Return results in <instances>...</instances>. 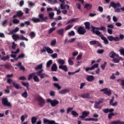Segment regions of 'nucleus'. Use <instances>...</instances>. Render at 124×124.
Returning a JSON list of instances; mask_svg holds the SVG:
<instances>
[{"mask_svg": "<svg viewBox=\"0 0 124 124\" xmlns=\"http://www.w3.org/2000/svg\"><path fill=\"white\" fill-rule=\"evenodd\" d=\"M65 0H59V1L62 2V3L60 4V7L61 9H63L62 11V14H64V15H65V14H67V10L69 9V5H65V2L64 1Z\"/></svg>", "mask_w": 124, "mask_h": 124, "instance_id": "1", "label": "nucleus"}, {"mask_svg": "<svg viewBox=\"0 0 124 124\" xmlns=\"http://www.w3.org/2000/svg\"><path fill=\"white\" fill-rule=\"evenodd\" d=\"M104 113L105 114H107V113H109L108 115V118L109 120H111L112 119V117L113 116H115V113H113L115 109L114 108H105L103 110Z\"/></svg>", "mask_w": 124, "mask_h": 124, "instance_id": "2", "label": "nucleus"}, {"mask_svg": "<svg viewBox=\"0 0 124 124\" xmlns=\"http://www.w3.org/2000/svg\"><path fill=\"white\" fill-rule=\"evenodd\" d=\"M46 101L47 102H48V103L50 104V105L52 106V107H56V106H57V105L60 103V102H59V101L56 99L53 100L51 99H47Z\"/></svg>", "mask_w": 124, "mask_h": 124, "instance_id": "3", "label": "nucleus"}, {"mask_svg": "<svg viewBox=\"0 0 124 124\" xmlns=\"http://www.w3.org/2000/svg\"><path fill=\"white\" fill-rule=\"evenodd\" d=\"M43 69H41L40 71H38L36 74L38 76L40 77L41 79H44V78H49V75L46 73H42L43 72Z\"/></svg>", "mask_w": 124, "mask_h": 124, "instance_id": "4", "label": "nucleus"}, {"mask_svg": "<svg viewBox=\"0 0 124 124\" xmlns=\"http://www.w3.org/2000/svg\"><path fill=\"white\" fill-rule=\"evenodd\" d=\"M32 77L34 82H39V81H40L37 75H35V73H32L31 74L28 76V80H31Z\"/></svg>", "mask_w": 124, "mask_h": 124, "instance_id": "5", "label": "nucleus"}, {"mask_svg": "<svg viewBox=\"0 0 124 124\" xmlns=\"http://www.w3.org/2000/svg\"><path fill=\"white\" fill-rule=\"evenodd\" d=\"M2 104L4 106H7V107H12V104L8 102V99L7 98H3L2 100Z\"/></svg>", "mask_w": 124, "mask_h": 124, "instance_id": "6", "label": "nucleus"}, {"mask_svg": "<svg viewBox=\"0 0 124 124\" xmlns=\"http://www.w3.org/2000/svg\"><path fill=\"white\" fill-rule=\"evenodd\" d=\"M36 100L38 102V105L40 107H42L44 106V104H45V101L44 100V99L42 98V97L39 96L37 98Z\"/></svg>", "mask_w": 124, "mask_h": 124, "instance_id": "7", "label": "nucleus"}, {"mask_svg": "<svg viewBox=\"0 0 124 124\" xmlns=\"http://www.w3.org/2000/svg\"><path fill=\"white\" fill-rule=\"evenodd\" d=\"M107 28L108 33L112 34L113 33V30L112 29H114V25L112 24H108Z\"/></svg>", "mask_w": 124, "mask_h": 124, "instance_id": "8", "label": "nucleus"}, {"mask_svg": "<svg viewBox=\"0 0 124 124\" xmlns=\"http://www.w3.org/2000/svg\"><path fill=\"white\" fill-rule=\"evenodd\" d=\"M107 38L109 41H120V38L117 36L114 37L113 36H108Z\"/></svg>", "mask_w": 124, "mask_h": 124, "instance_id": "9", "label": "nucleus"}, {"mask_svg": "<svg viewBox=\"0 0 124 124\" xmlns=\"http://www.w3.org/2000/svg\"><path fill=\"white\" fill-rule=\"evenodd\" d=\"M69 92H70V90H69V89L68 88L62 89L61 90H60L58 92V94H61V95L66 94V93H68Z\"/></svg>", "mask_w": 124, "mask_h": 124, "instance_id": "10", "label": "nucleus"}, {"mask_svg": "<svg viewBox=\"0 0 124 124\" xmlns=\"http://www.w3.org/2000/svg\"><path fill=\"white\" fill-rule=\"evenodd\" d=\"M20 52V49L17 48L16 51H13V50L11 51V55L10 57L11 58H13L14 59H15L17 55L16 54H18Z\"/></svg>", "mask_w": 124, "mask_h": 124, "instance_id": "11", "label": "nucleus"}, {"mask_svg": "<svg viewBox=\"0 0 124 124\" xmlns=\"http://www.w3.org/2000/svg\"><path fill=\"white\" fill-rule=\"evenodd\" d=\"M89 115H90V111H84L82 112V115L79 116V118H80V119H85V118H87Z\"/></svg>", "mask_w": 124, "mask_h": 124, "instance_id": "12", "label": "nucleus"}, {"mask_svg": "<svg viewBox=\"0 0 124 124\" xmlns=\"http://www.w3.org/2000/svg\"><path fill=\"white\" fill-rule=\"evenodd\" d=\"M92 29L91 30V31H92V32H93V33H95V34H96V35H99L100 37H101V35H102V34H101V32H100V31H94V30H96V28L93 26L92 27Z\"/></svg>", "mask_w": 124, "mask_h": 124, "instance_id": "13", "label": "nucleus"}, {"mask_svg": "<svg viewBox=\"0 0 124 124\" xmlns=\"http://www.w3.org/2000/svg\"><path fill=\"white\" fill-rule=\"evenodd\" d=\"M100 92H104L105 94H107V95H111V93L112 92L111 90H108V88H104L103 89L100 90Z\"/></svg>", "mask_w": 124, "mask_h": 124, "instance_id": "14", "label": "nucleus"}, {"mask_svg": "<svg viewBox=\"0 0 124 124\" xmlns=\"http://www.w3.org/2000/svg\"><path fill=\"white\" fill-rule=\"evenodd\" d=\"M102 102H103V99H101L98 102H95L94 108H95V109H100L99 104H101Z\"/></svg>", "mask_w": 124, "mask_h": 124, "instance_id": "15", "label": "nucleus"}, {"mask_svg": "<svg viewBox=\"0 0 124 124\" xmlns=\"http://www.w3.org/2000/svg\"><path fill=\"white\" fill-rule=\"evenodd\" d=\"M79 34H85L86 33V29L83 27H80L78 30Z\"/></svg>", "mask_w": 124, "mask_h": 124, "instance_id": "16", "label": "nucleus"}, {"mask_svg": "<svg viewBox=\"0 0 124 124\" xmlns=\"http://www.w3.org/2000/svg\"><path fill=\"white\" fill-rule=\"evenodd\" d=\"M110 6H111V7H113V8H116V7H121V4L120 2H118L117 3H116L114 2H111L110 3Z\"/></svg>", "mask_w": 124, "mask_h": 124, "instance_id": "17", "label": "nucleus"}, {"mask_svg": "<svg viewBox=\"0 0 124 124\" xmlns=\"http://www.w3.org/2000/svg\"><path fill=\"white\" fill-rule=\"evenodd\" d=\"M59 68L65 72H67L68 70L67 66H66V65H60L59 66Z\"/></svg>", "mask_w": 124, "mask_h": 124, "instance_id": "18", "label": "nucleus"}, {"mask_svg": "<svg viewBox=\"0 0 124 124\" xmlns=\"http://www.w3.org/2000/svg\"><path fill=\"white\" fill-rule=\"evenodd\" d=\"M13 85L14 86V88L16 90H21L22 89V87L20 86V84H18L16 82H12Z\"/></svg>", "mask_w": 124, "mask_h": 124, "instance_id": "19", "label": "nucleus"}, {"mask_svg": "<svg viewBox=\"0 0 124 124\" xmlns=\"http://www.w3.org/2000/svg\"><path fill=\"white\" fill-rule=\"evenodd\" d=\"M101 39L102 40H103L104 43L106 45L109 44V41H108V39H107L106 37L103 36V35H101Z\"/></svg>", "mask_w": 124, "mask_h": 124, "instance_id": "20", "label": "nucleus"}, {"mask_svg": "<svg viewBox=\"0 0 124 124\" xmlns=\"http://www.w3.org/2000/svg\"><path fill=\"white\" fill-rule=\"evenodd\" d=\"M109 56L111 59H114L115 57H119V54H116L114 51H111L109 54Z\"/></svg>", "mask_w": 124, "mask_h": 124, "instance_id": "21", "label": "nucleus"}, {"mask_svg": "<svg viewBox=\"0 0 124 124\" xmlns=\"http://www.w3.org/2000/svg\"><path fill=\"white\" fill-rule=\"evenodd\" d=\"M57 62L60 64V65H63L65 64V60L61 59H58L57 60Z\"/></svg>", "mask_w": 124, "mask_h": 124, "instance_id": "22", "label": "nucleus"}, {"mask_svg": "<svg viewBox=\"0 0 124 124\" xmlns=\"http://www.w3.org/2000/svg\"><path fill=\"white\" fill-rule=\"evenodd\" d=\"M86 80L88 82H93L94 80V77L93 76L87 75Z\"/></svg>", "mask_w": 124, "mask_h": 124, "instance_id": "23", "label": "nucleus"}, {"mask_svg": "<svg viewBox=\"0 0 124 124\" xmlns=\"http://www.w3.org/2000/svg\"><path fill=\"white\" fill-rule=\"evenodd\" d=\"M57 70H58V66H57V64L53 63L51 66V71L56 72Z\"/></svg>", "mask_w": 124, "mask_h": 124, "instance_id": "24", "label": "nucleus"}, {"mask_svg": "<svg viewBox=\"0 0 124 124\" xmlns=\"http://www.w3.org/2000/svg\"><path fill=\"white\" fill-rule=\"evenodd\" d=\"M121 59H122V57H120V56L118 55V57H116L115 58L113 59V62L115 63H119V62H120V60H121Z\"/></svg>", "mask_w": 124, "mask_h": 124, "instance_id": "25", "label": "nucleus"}, {"mask_svg": "<svg viewBox=\"0 0 124 124\" xmlns=\"http://www.w3.org/2000/svg\"><path fill=\"white\" fill-rule=\"evenodd\" d=\"M80 97H82V98H88V99L91 98V97H90L89 93L82 94L80 95Z\"/></svg>", "mask_w": 124, "mask_h": 124, "instance_id": "26", "label": "nucleus"}, {"mask_svg": "<svg viewBox=\"0 0 124 124\" xmlns=\"http://www.w3.org/2000/svg\"><path fill=\"white\" fill-rule=\"evenodd\" d=\"M39 19H41L42 21H44L45 20H47L48 19V17H47V16L44 17V15L42 14H40L39 15Z\"/></svg>", "mask_w": 124, "mask_h": 124, "instance_id": "27", "label": "nucleus"}, {"mask_svg": "<svg viewBox=\"0 0 124 124\" xmlns=\"http://www.w3.org/2000/svg\"><path fill=\"white\" fill-rule=\"evenodd\" d=\"M12 36L15 41H17V39H20V37L17 34H13Z\"/></svg>", "mask_w": 124, "mask_h": 124, "instance_id": "28", "label": "nucleus"}, {"mask_svg": "<svg viewBox=\"0 0 124 124\" xmlns=\"http://www.w3.org/2000/svg\"><path fill=\"white\" fill-rule=\"evenodd\" d=\"M48 3L50 4H55V3H58V1L57 0H45Z\"/></svg>", "mask_w": 124, "mask_h": 124, "instance_id": "29", "label": "nucleus"}, {"mask_svg": "<svg viewBox=\"0 0 124 124\" xmlns=\"http://www.w3.org/2000/svg\"><path fill=\"white\" fill-rule=\"evenodd\" d=\"M73 60H74V58L73 57H70L69 58L68 60V62L69 65H73Z\"/></svg>", "mask_w": 124, "mask_h": 124, "instance_id": "30", "label": "nucleus"}, {"mask_svg": "<svg viewBox=\"0 0 124 124\" xmlns=\"http://www.w3.org/2000/svg\"><path fill=\"white\" fill-rule=\"evenodd\" d=\"M46 50L48 54H53L54 53V51L50 47H46Z\"/></svg>", "mask_w": 124, "mask_h": 124, "instance_id": "31", "label": "nucleus"}, {"mask_svg": "<svg viewBox=\"0 0 124 124\" xmlns=\"http://www.w3.org/2000/svg\"><path fill=\"white\" fill-rule=\"evenodd\" d=\"M52 63H53V61L52 60H50L46 62V67H47V68L50 67Z\"/></svg>", "mask_w": 124, "mask_h": 124, "instance_id": "32", "label": "nucleus"}, {"mask_svg": "<svg viewBox=\"0 0 124 124\" xmlns=\"http://www.w3.org/2000/svg\"><path fill=\"white\" fill-rule=\"evenodd\" d=\"M98 67V63L94 64L91 67H88L89 70H93L94 68H97Z\"/></svg>", "mask_w": 124, "mask_h": 124, "instance_id": "33", "label": "nucleus"}, {"mask_svg": "<svg viewBox=\"0 0 124 124\" xmlns=\"http://www.w3.org/2000/svg\"><path fill=\"white\" fill-rule=\"evenodd\" d=\"M31 21L34 23H38L40 22V18H37L36 17H32L31 19Z\"/></svg>", "mask_w": 124, "mask_h": 124, "instance_id": "34", "label": "nucleus"}, {"mask_svg": "<svg viewBox=\"0 0 124 124\" xmlns=\"http://www.w3.org/2000/svg\"><path fill=\"white\" fill-rule=\"evenodd\" d=\"M77 20H78V18H76L70 19L67 22L66 24L68 25V24H70V23H73V22H76Z\"/></svg>", "mask_w": 124, "mask_h": 124, "instance_id": "35", "label": "nucleus"}, {"mask_svg": "<svg viewBox=\"0 0 124 124\" xmlns=\"http://www.w3.org/2000/svg\"><path fill=\"white\" fill-rule=\"evenodd\" d=\"M26 118H28V115L27 114H24L21 116L20 118L21 121V124H23V123H24V122L25 121V119H26Z\"/></svg>", "mask_w": 124, "mask_h": 124, "instance_id": "36", "label": "nucleus"}, {"mask_svg": "<svg viewBox=\"0 0 124 124\" xmlns=\"http://www.w3.org/2000/svg\"><path fill=\"white\" fill-rule=\"evenodd\" d=\"M42 67H43V63H41L40 64H39L38 65H37L35 68V70H38L39 69H42Z\"/></svg>", "mask_w": 124, "mask_h": 124, "instance_id": "37", "label": "nucleus"}, {"mask_svg": "<svg viewBox=\"0 0 124 124\" xmlns=\"http://www.w3.org/2000/svg\"><path fill=\"white\" fill-rule=\"evenodd\" d=\"M122 121L120 120L113 121L111 123H109L108 124H122Z\"/></svg>", "mask_w": 124, "mask_h": 124, "instance_id": "38", "label": "nucleus"}, {"mask_svg": "<svg viewBox=\"0 0 124 124\" xmlns=\"http://www.w3.org/2000/svg\"><path fill=\"white\" fill-rule=\"evenodd\" d=\"M92 7H93V5L91 4H86L85 5V8H86L87 10H90Z\"/></svg>", "mask_w": 124, "mask_h": 124, "instance_id": "39", "label": "nucleus"}, {"mask_svg": "<svg viewBox=\"0 0 124 124\" xmlns=\"http://www.w3.org/2000/svg\"><path fill=\"white\" fill-rule=\"evenodd\" d=\"M63 31H64L63 29H61L57 31V32L60 35H63Z\"/></svg>", "mask_w": 124, "mask_h": 124, "instance_id": "40", "label": "nucleus"}, {"mask_svg": "<svg viewBox=\"0 0 124 124\" xmlns=\"http://www.w3.org/2000/svg\"><path fill=\"white\" fill-rule=\"evenodd\" d=\"M31 124H35V123H36V121H37V118H36V117H33L31 118Z\"/></svg>", "mask_w": 124, "mask_h": 124, "instance_id": "41", "label": "nucleus"}, {"mask_svg": "<svg viewBox=\"0 0 124 124\" xmlns=\"http://www.w3.org/2000/svg\"><path fill=\"white\" fill-rule=\"evenodd\" d=\"M21 96L22 97H24V98H27L28 97V93L27 92V91H25L23 93L21 94Z\"/></svg>", "mask_w": 124, "mask_h": 124, "instance_id": "42", "label": "nucleus"}, {"mask_svg": "<svg viewBox=\"0 0 124 124\" xmlns=\"http://www.w3.org/2000/svg\"><path fill=\"white\" fill-rule=\"evenodd\" d=\"M71 114L74 117H78V116H79V113L74 110L72 111Z\"/></svg>", "mask_w": 124, "mask_h": 124, "instance_id": "43", "label": "nucleus"}, {"mask_svg": "<svg viewBox=\"0 0 124 124\" xmlns=\"http://www.w3.org/2000/svg\"><path fill=\"white\" fill-rule=\"evenodd\" d=\"M84 25L85 26L86 29L89 30L90 29V26H91V23L89 22H86L84 23Z\"/></svg>", "mask_w": 124, "mask_h": 124, "instance_id": "44", "label": "nucleus"}, {"mask_svg": "<svg viewBox=\"0 0 124 124\" xmlns=\"http://www.w3.org/2000/svg\"><path fill=\"white\" fill-rule=\"evenodd\" d=\"M54 87L55 88H57V89L59 90H61V89H62V86H60V85L59 84V83H54L53 84Z\"/></svg>", "mask_w": 124, "mask_h": 124, "instance_id": "45", "label": "nucleus"}, {"mask_svg": "<svg viewBox=\"0 0 124 124\" xmlns=\"http://www.w3.org/2000/svg\"><path fill=\"white\" fill-rule=\"evenodd\" d=\"M16 47H17V44L15 43V42H13L12 45V49L13 50H15Z\"/></svg>", "mask_w": 124, "mask_h": 124, "instance_id": "46", "label": "nucleus"}, {"mask_svg": "<svg viewBox=\"0 0 124 124\" xmlns=\"http://www.w3.org/2000/svg\"><path fill=\"white\" fill-rule=\"evenodd\" d=\"M82 57H83V53H80L77 57V61H80L82 59Z\"/></svg>", "mask_w": 124, "mask_h": 124, "instance_id": "47", "label": "nucleus"}, {"mask_svg": "<svg viewBox=\"0 0 124 124\" xmlns=\"http://www.w3.org/2000/svg\"><path fill=\"white\" fill-rule=\"evenodd\" d=\"M117 81V82H121L122 86H124V78H119Z\"/></svg>", "mask_w": 124, "mask_h": 124, "instance_id": "48", "label": "nucleus"}, {"mask_svg": "<svg viewBox=\"0 0 124 124\" xmlns=\"http://www.w3.org/2000/svg\"><path fill=\"white\" fill-rule=\"evenodd\" d=\"M96 43H97V41L96 40H93L89 42V44H90V45H95Z\"/></svg>", "mask_w": 124, "mask_h": 124, "instance_id": "49", "label": "nucleus"}, {"mask_svg": "<svg viewBox=\"0 0 124 124\" xmlns=\"http://www.w3.org/2000/svg\"><path fill=\"white\" fill-rule=\"evenodd\" d=\"M56 44H57V40L56 39L52 40L50 43L51 46H55Z\"/></svg>", "mask_w": 124, "mask_h": 124, "instance_id": "50", "label": "nucleus"}, {"mask_svg": "<svg viewBox=\"0 0 124 124\" xmlns=\"http://www.w3.org/2000/svg\"><path fill=\"white\" fill-rule=\"evenodd\" d=\"M13 24H19V23H20V20H19V19L15 18L13 20Z\"/></svg>", "mask_w": 124, "mask_h": 124, "instance_id": "51", "label": "nucleus"}, {"mask_svg": "<svg viewBox=\"0 0 124 124\" xmlns=\"http://www.w3.org/2000/svg\"><path fill=\"white\" fill-rule=\"evenodd\" d=\"M68 35L69 36H74V35H75V32H74L73 31H72L68 32Z\"/></svg>", "mask_w": 124, "mask_h": 124, "instance_id": "52", "label": "nucleus"}, {"mask_svg": "<svg viewBox=\"0 0 124 124\" xmlns=\"http://www.w3.org/2000/svg\"><path fill=\"white\" fill-rule=\"evenodd\" d=\"M20 37L19 39H21V40H25V41H28L29 39L28 38L25 37L23 35H20Z\"/></svg>", "mask_w": 124, "mask_h": 124, "instance_id": "53", "label": "nucleus"}, {"mask_svg": "<svg viewBox=\"0 0 124 124\" xmlns=\"http://www.w3.org/2000/svg\"><path fill=\"white\" fill-rule=\"evenodd\" d=\"M55 30H56V27H53V28L49 29V31H48L49 34L52 33V32H53L54 31H55Z\"/></svg>", "mask_w": 124, "mask_h": 124, "instance_id": "54", "label": "nucleus"}, {"mask_svg": "<svg viewBox=\"0 0 124 124\" xmlns=\"http://www.w3.org/2000/svg\"><path fill=\"white\" fill-rule=\"evenodd\" d=\"M76 40V38H71V39H69L68 41V42H69V43H73L74 42H75Z\"/></svg>", "mask_w": 124, "mask_h": 124, "instance_id": "55", "label": "nucleus"}, {"mask_svg": "<svg viewBox=\"0 0 124 124\" xmlns=\"http://www.w3.org/2000/svg\"><path fill=\"white\" fill-rule=\"evenodd\" d=\"M73 27V25H69L67 27H65V31H68V30H70L71 28Z\"/></svg>", "mask_w": 124, "mask_h": 124, "instance_id": "56", "label": "nucleus"}, {"mask_svg": "<svg viewBox=\"0 0 124 124\" xmlns=\"http://www.w3.org/2000/svg\"><path fill=\"white\" fill-rule=\"evenodd\" d=\"M9 59V56L7 55L6 56L3 57L1 58L2 61H7V60Z\"/></svg>", "mask_w": 124, "mask_h": 124, "instance_id": "57", "label": "nucleus"}, {"mask_svg": "<svg viewBox=\"0 0 124 124\" xmlns=\"http://www.w3.org/2000/svg\"><path fill=\"white\" fill-rule=\"evenodd\" d=\"M23 86L24 87H26L27 89L29 88V86H30V84L28 82H22V83Z\"/></svg>", "mask_w": 124, "mask_h": 124, "instance_id": "58", "label": "nucleus"}, {"mask_svg": "<svg viewBox=\"0 0 124 124\" xmlns=\"http://www.w3.org/2000/svg\"><path fill=\"white\" fill-rule=\"evenodd\" d=\"M109 78L111 80H115V79H116V76H115V74H112L111 76L109 77Z\"/></svg>", "mask_w": 124, "mask_h": 124, "instance_id": "59", "label": "nucleus"}, {"mask_svg": "<svg viewBox=\"0 0 124 124\" xmlns=\"http://www.w3.org/2000/svg\"><path fill=\"white\" fill-rule=\"evenodd\" d=\"M16 14H17V16H18V17H21V16H23V12H22V11H21L17 12Z\"/></svg>", "mask_w": 124, "mask_h": 124, "instance_id": "60", "label": "nucleus"}, {"mask_svg": "<svg viewBox=\"0 0 124 124\" xmlns=\"http://www.w3.org/2000/svg\"><path fill=\"white\" fill-rule=\"evenodd\" d=\"M51 58L52 59H57V58H58V54L55 53H54V54H52L51 55Z\"/></svg>", "mask_w": 124, "mask_h": 124, "instance_id": "61", "label": "nucleus"}, {"mask_svg": "<svg viewBox=\"0 0 124 124\" xmlns=\"http://www.w3.org/2000/svg\"><path fill=\"white\" fill-rule=\"evenodd\" d=\"M107 62H105L104 64L101 65V68H102V70H104L105 69V67L106 66Z\"/></svg>", "mask_w": 124, "mask_h": 124, "instance_id": "62", "label": "nucleus"}, {"mask_svg": "<svg viewBox=\"0 0 124 124\" xmlns=\"http://www.w3.org/2000/svg\"><path fill=\"white\" fill-rule=\"evenodd\" d=\"M73 110V108H67V114H69L70 112H71Z\"/></svg>", "mask_w": 124, "mask_h": 124, "instance_id": "63", "label": "nucleus"}, {"mask_svg": "<svg viewBox=\"0 0 124 124\" xmlns=\"http://www.w3.org/2000/svg\"><path fill=\"white\" fill-rule=\"evenodd\" d=\"M30 36L31 38H33V37L35 36V33H34L33 31H31L30 33Z\"/></svg>", "mask_w": 124, "mask_h": 124, "instance_id": "64", "label": "nucleus"}]
</instances>
